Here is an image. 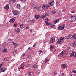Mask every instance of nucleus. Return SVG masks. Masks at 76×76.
<instances>
[{
  "instance_id": "1",
  "label": "nucleus",
  "mask_w": 76,
  "mask_h": 76,
  "mask_svg": "<svg viewBox=\"0 0 76 76\" xmlns=\"http://www.w3.org/2000/svg\"><path fill=\"white\" fill-rule=\"evenodd\" d=\"M68 54V53H66V52L64 50L62 51L61 53H60V56L61 57H63V55H67Z\"/></svg>"
},
{
  "instance_id": "2",
  "label": "nucleus",
  "mask_w": 76,
  "mask_h": 76,
  "mask_svg": "<svg viewBox=\"0 0 76 76\" xmlns=\"http://www.w3.org/2000/svg\"><path fill=\"white\" fill-rule=\"evenodd\" d=\"M13 13L14 15L19 16V13H18V11L16 10H14L13 11Z\"/></svg>"
},
{
  "instance_id": "3",
  "label": "nucleus",
  "mask_w": 76,
  "mask_h": 76,
  "mask_svg": "<svg viewBox=\"0 0 76 76\" xmlns=\"http://www.w3.org/2000/svg\"><path fill=\"white\" fill-rule=\"evenodd\" d=\"M59 21H60V20L59 19H56L53 22V23L54 24H56V23H58L59 22Z\"/></svg>"
},
{
  "instance_id": "4",
  "label": "nucleus",
  "mask_w": 76,
  "mask_h": 76,
  "mask_svg": "<svg viewBox=\"0 0 76 76\" xmlns=\"http://www.w3.org/2000/svg\"><path fill=\"white\" fill-rule=\"evenodd\" d=\"M65 26L64 24H63V25L61 26H59L58 27L59 29H61V30H63V29H64V28H65V26Z\"/></svg>"
},
{
  "instance_id": "5",
  "label": "nucleus",
  "mask_w": 76,
  "mask_h": 76,
  "mask_svg": "<svg viewBox=\"0 0 76 76\" xmlns=\"http://www.w3.org/2000/svg\"><path fill=\"white\" fill-rule=\"evenodd\" d=\"M62 42H63V40H62L60 39H59L57 42L56 44H61Z\"/></svg>"
},
{
  "instance_id": "6",
  "label": "nucleus",
  "mask_w": 76,
  "mask_h": 76,
  "mask_svg": "<svg viewBox=\"0 0 76 76\" xmlns=\"http://www.w3.org/2000/svg\"><path fill=\"white\" fill-rule=\"evenodd\" d=\"M50 6V3H48L47 4L45 5V9H47Z\"/></svg>"
},
{
  "instance_id": "7",
  "label": "nucleus",
  "mask_w": 76,
  "mask_h": 76,
  "mask_svg": "<svg viewBox=\"0 0 76 76\" xmlns=\"http://www.w3.org/2000/svg\"><path fill=\"white\" fill-rule=\"evenodd\" d=\"M6 70V68H2L0 69V72H3Z\"/></svg>"
},
{
  "instance_id": "8",
  "label": "nucleus",
  "mask_w": 76,
  "mask_h": 76,
  "mask_svg": "<svg viewBox=\"0 0 76 76\" xmlns=\"http://www.w3.org/2000/svg\"><path fill=\"white\" fill-rule=\"evenodd\" d=\"M15 18H12L10 21V23H13V22H14L15 21Z\"/></svg>"
},
{
  "instance_id": "9",
  "label": "nucleus",
  "mask_w": 76,
  "mask_h": 76,
  "mask_svg": "<svg viewBox=\"0 0 76 76\" xmlns=\"http://www.w3.org/2000/svg\"><path fill=\"white\" fill-rule=\"evenodd\" d=\"M15 32L18 34L19 33V32H20V29L19 28H18L16 29L15 30Z\"/></svg>"
},
{
  "instance_id": "10",
  "label": "nucleus",
  "mask_w": 76,
  "mask_h": 76,
  "mask_svg": "<svg viewBox=\"0 0 76 76\" xmlns=\"http://www.w3.org/2000/svg\"><path fill=\"white\" fill-rule=\"evenodd\" d=\"M12 44H13L14 47H17V44L16 43H15V42H12Z\"/></svg>"
},
{
  "instance_id": "11",
  "label": "nucleus",
  "mask_w": 76,
  "mask_h": 76,
  "mask_svg": "<svg viewBox=\"0 0 76 76\" xmlns=\"http://www.w3.org/2000/svg\"><path fill=\"white\" fill-rule=\"evenodd\" d=\"M55 41L54 39V37H52L50 40V42L51 43H53V42H54Z\"/></svg>"
},
{
  "instance_id": "12",
  "label": "nucleus",
  "mask_w": 76,
  "mask_h": 76,
  "mask_svg": "<svg viewBox=\"0 0 76 76\" xmlns=\"http://www.w3.org/2000/svg\"><path fill=\"white\" fill-rule=\"evenodd\" d=\"M72 38L73 39H75L76 38V36L73 34L72 37Z\"/></svg>"
},
{
  "instance_id": "13",
  "label": "nucleus",
  "mask_w": 76,
  "mask_h": 76,
  "mask_svg": "<svg viewBox=\"0 0 76 76\" xmlns=\"http://www.w3.org/2000/svg\"><path fill=\"white\" fill-rule=\"evenodd\" d=\"M72 37V36L71 35V34H69L68 36L67 37H65V39H69V38H70V37Z\"/></svg>"
},
{
  "instance_id": "14",
  "label": "nucleus",
  "mask_w": 76,
  "mask_h": 76,
  "mask_svg": "<svg viewBox=\"0 0 76 76\" xmlns=\"http://www.w3.org/2000/svg\"><path fill=\"white\" fill-rule=\"evenodd\" d=\"M40 17V16L39 15H36L35 16V18L37 19H38L39 18V17Z\"/></svg>"
},
{
  "instance_id": "15",
  "label": "nucleus",
  "mask_w": 76,
  "mask_h": 76,
  "mask_svg": "<svg viewBox=\"0 0 76 76\" xmlns=\"http://www.w3.org/2000/svg\"><path fill=\"white\" fill-rule=\"evenodd\" d=\"M55 46H50V50H52V49H53V48H55Z\"/></svg>"
},
{
  "instance_id": "16",
  "label": "nucleus",
  "mask_w": 76,
  "mask_h": 76,
  "mask_svg": "<svg viewBox=\"0 0 76 76\" xmlns=\"http://www.w3.org/2000/svg\"><path fill=\"white\" fill-rule=\"evenodd\" d=\"M4 8L6 10H8V9H9V6L8 5H6L4 7Z\"/></svg>"
},
{
  "instance_id": "17",
  "label": "nucleus",
  "mask_w": 76,
  "mask_h": 76,
  "mask_svg": "<svg viewBox=\"0 0 76 76\" xmlns=\"http://www.w3.org/2000/svg\"><path fill=\"white\" fill-rule=\"evenodd\" d=\"M54 2L53 1H52L51 3H50V6L51 5V6H53L54 5Z\"/></svg>"
},
{
  "instance_id": "18",
  "label": "nucleus",
  "mask_w": 76,
  "mask_h": 76,
  "mask_svg": "<svg viewBox=\"0 0 76 76\" xmlns=\"http://www.w3.org/2000/svg\"><path fill=\"white\" fill-rule=\"evenodd\" d=\"M76 20L75 19H74L73 18H72L70 20L71 22H74V21H75Z\"/></svg>"
},
{
  "instance_id": "19",
  "label": "nucleus",
  "mask_w": 76,
  "mask_h": 76,
  "mask_svg": "<svg viewBox=\"0 0 76 76\" xmlns=\"http://www.w3.org/2000/svg\"><path fill=\"white\" fill-rule=\"evenodd\" d=\"M17 7L18 9H20V5L17 4Z\"/></svg>"
},
{
  "instance_id": "20",
  "label": "nucleus",
  "mask_w": 76,
  "mask_h": 76,
  "mask_svg": "<svg viewBox=\"0 0 76 76\" xmlns=\"http://www.w3.org/2000/svg\"><path fill=\"white\" fill-rule=\"evenodd\" d=\"M72 45L73 46H76V42H73V43L72 44Z\"/></svg>"
},
{
  "instance_id": "21",
  "label": "nucleus",
  "mask_w": 76,
  "mask_h": 76,
  "mask_svg": "<svg viewBox=\"0 0 76 76\" xmlns=\"http://www.w3.org/2000/svg\"><path fill=\"white\" fill-rule=\"evenodd\" d=\"M53 39L55 41H56L58 39V38L57 37H53Z\"/></svg>"
},
{
  "instance_id": "22",
  "label": "nucleus",
  "mask_w": 76,
  "mask_h": 76,
  "mask_svg": "<svg viewBox=\"0 0 76 76\" xmlns=\"http://www.w3.org/2000/svg\"><path fill=\"white\" fill-rule=\"evenodd\" d=\"M48 20H48V19L46 18L45 19V22L46 23H47V22H48Z\"/></svg>"
},
{
  "instance_id": "23",
  "label": "nucleus",
  "mask_w": 76,
  "mask_h": 76,
  "mask_svg": "<svg viewBox=\"0 0 76 76\" xmlns=\"http://www.w3.org/2000/svg\"><path fill=\"white\" fill-rule=\"evenodd\" d=\"M45 15H42L41 16V19H44V18H45Z\"/></svg>"
},
{
  "instance_id": "24",
  "label": "nucleus",
  "mask_w": 76,
  "mask_h": 76,
  "mask_svg": "<svg viewBox=\"0 0 76 76\" xmlns=\"http://www.w3.org/2000/svg\"><path fill=\"white\" fill-rule=\"evenodd\" d=\"M74 54H75V53L74 52L72 53L71 55V57H73V56H74Z\"/></svg>"
},
{
  "instance_id": "25",
  "label": "nucleus",
  "mask_w": 76,
  "mask_h": 76,
  "mask_svg": "<svg viewBox=\"0 0 76 76\" xmlns=\"http://www.w3.org/2000/svg\"><path fill=\"white\" fill-rule=\"evenodd\" d=\"M30 64H28L26 66V67H30Z\"/></svg>"
},
{
  "instance_id": "26",
  "label": "nucleus",
  "mask_w": 76,
  "mask_h": 76,
  "mask_svg": "<svg viewBox=\"0 0 76 76\" xmlns=\"http://www.w3.org/2000/svg\"><path fill=\"white\" fill-rule=\"evenodd\" d=\"M7 51V49H4V50H2L3 52H6V51Z\"/></svg>"
},
{
  "instance_id": "27",
  "label": "nucleus",
  "mask_w": 76,
  "mask_h": 76,
  "mask_svg": "<svg viewBox=\"0 0 76 76\" xmlns=\"http://www.w3.org/2000/svg\"><path fill=\"white\" fill-rule=\"evenodd\" d=\"M62 66L63 68H65L66 67V65L65 64H63Z\"/></svg>"
},
{
  "instance_id": "28",
  "label": "nucleus",
  "mask_w": 76,
  "mask_h": 76,
  "mask_svg": "<svg viewBox=\"0 0 76 76\" xmlns=\"http://www.w3.org/2000/svg\"><path fill=\"white\" fill-rule=\"evenodd\" d=\"M37 10L39 12H40V11H41V9H40L39 7L37 8Z\"/></svg>"
},
{
  "instance_id": "29",
  "label": "nucleus",
  "mask_w": 76,
  "mask_h": 76,
  "mask_svg": "<svg viewBox=\"0 0 76 76\" xmlns=\"http://www.w3.org/2000/svg\"><path fill=\"white\" fill-rule=\"evenodd\" d=\"M48 61H49V60L47 59H46L45 60V63H47Z\"/></svg>"
},
{
  "instance_id": "30",
  "label": "nucleus",
  "mask_w": 76,
  "mask_h": 76,
  "mask_svg": "<svg viewBox=\"0 0 76 76\" xmlns=\"http://www.w3.org/2000/svg\"><path fill=\"white\" fill-rule=\"evenodd\" d=\"M60 39L63 42V41H64V40H63L64 39V37H61V38H60Z\"/></svg>"
},
{
  "instance_id": "31",
  "label": "nucleus",
  "mask_w": 76,
  "mask_h": 76,
  "mask_svg": "<svg viewBox=\"0 0 76 76\" xmlns=\"http://www.w3.org/2000/svg\"><path fill=\"white\" fill-rule=\"evenodd\" d=\"M10 1L14 3H15L16 2V0H10Z\"/></svg>"
},
{
  "instance_id": "32",
  "label": "nucleus",
  "mask_w": 76,
  "mask_h": 76,
  "mask_svg": "<svg viewBox=\"0 0 76 76\" xmlns=\"http://www.w3.org/2000/svg\"><path fill=\"white\" fill-rule=\"evenodd\" d=\"M34 22L35 21L33 20H32L31 21V23H34Z\"/></svg>"
},
{
  "instance_id": "33",
  "label": "nucleus",
  "mask_w": 76,
  "mask_h": 76,
  "mask_svg": "<svg viewBox=\"0 0 76 76\" xmlns=\"http://www.w3.org/2000/svg\"><path fill=\"white\" fill-rule=\"evenodd\" d=\"M71 13H74V10L73 9H72L71 10Z\"/></svg>"
},
{
  "instance_id": "34",
  "label": "nucleus",
  "mask_w": 76,
  "mask_h": 76,
  "mask_svg": "<svg viewBox=\"0 0 76 76\" xmlns=\"http://www.w3.org/2000/svg\"><path fill=\"white\" fill-rule=\"evenodd\" d=\"M34 68H36V67H37V65L35 64V65H34L33 66Z\"/></svg>"
},
{
  "instance_id": "35",
  "label": "nucleus",
  "mask_w": 76,
  "mask_h": 76,
  "mask_svg": "<svg viewBox=\"0 0 76 76\" xmlns=\"http://www.w3.org/2000/svg\"><path fill=\"white\" fill-rule=\"evenodd\" d=\"M48 15H49L48 13H47L45 14V17H46V16H48Z\"/></svg>"
},
{
  "instance_id": "36",
  "label": "nucleus",
  "mask_w": 76,
  "mask_h": 76,
  "mask_svg": "<svg viewBox=\"0 0 76 76\" xmlns=\"http://www.w3.org/2000/svg\"><path fill=\"white\" fill-rule=\"evenodd\" d=\"M12 53H13V54H15L16 53V51L14 50L12 51Z\"/></svg>"
},
{
  "instance_id": "37",
  "label": "nucleus",
  "mask_w": 76,
  "mask_h": 76,
  "mask_svg": "<svg viewBox=\"0 0 76 76\" xmlns=\"http://www.w3.org/2000/svg\"><path fill=\"white\" fill-rule=\"evenodd\" d=\"M56 6H59V5H60V3H59L58 2H57L56 4Z\"/></svg>"
},
{
  "instance_id": "38",
  "label": "nucleus",
  "mask_w": 76,
  "mask_h": 76,
  "mask_svg": "<svg viewBox=\"0 0 76 76\" xmlns=\"http://www.w3.org/2000/svg\"><path fill=\"white\" fill-rule=\"evenodd\" d=\"M23 69V68H22V66H20L19 68H18V69L19 70H20V69Z\"/></svg>"
},
{
  "instance_id": "39",
  "label": "nucleus",
  "mask_w": 76,
  "mask_h": 76,
  "mask_svg": "<svg viewBox=\"0 0 76 76\" xmlns=\"http://www.w3.org/2000/svg\"><path fill=\"white\" fill-rule=\"evenodd\" d=\"M39 54H41V53H42V51L41 50H39Z\"/></svg>"
},
{
  "instance_id": "40",
  "label": "nucleus",
  "mask_w": 76,
  "mask_h": 76,
  "mask_svg": "<svg viewBox=\"0 0 76 76\" xmlns=\"http://www.w3.org/2000/svg\"><path fill=\"white\" fill-rule=\"evenodd\" d=\"M57 73V72L55 71V72L54 74L53 75V76H55V75H56Z\"/></svg>"
},
{
  "instance_id": "41",
  "label": "nucleus",
  "mask_w": 76,
  "mask_h": 76,
  "mask_svg": "<svg viewBox=\"0 0 76 76\" xmlns=\"http://www.w3.org/2000/svg\"><path fill=\"white\" fill-rule=\"evenodd\" d=\"M52 13L53 14H55L56 13V11H53L52 12Z\"/></svg>"
},
{
  "instance_id": "42",
  "label": "nucleus",
  "mask_w": 76,
  "mask_h": 76,
  "mask_svg": "<svg viewBox=\"0 0 76 76\" xmlns=\"http://www.w3.org/2000/svg\"><path fill=\"white\" fill-rule=\"evenodd\" d=\"M31 47L29 48H28L27 49V50L26 51H27V52L28 51H29V50H31Z\"/></svg>"
},
{
  "instance_id": "43",
  "label": "nucleus",
  "mask_w": 76,
  "mask_h": 76,
  "mask_svg": "<svg viewBox=\"0 0 76 76\" xmlns=\"http://www.w3.org/2000/svg\"><path fill=\"white\" fill-rule=\"evenodd\" d=\"M65 9H64V8H62V12H65Z\"/></svg>"
},
{
  "instance_id": "44",
  "label": "nucleus",
  "mask_w": 76,
  "mask_h": 76,
  "mask_svg": "<svg viewBox=\"0 0 76 76\" xmlns=\"http://www.w3.org/2000/svg\"><path fill=\"white\" fill-rule=\"evenodd\" d=\"M45 5H43L42 6V9H44V8H45Z\"/></svg>"
},
{
  "instance_id": "45",
  "label": "nucleus",
  "mask_w": 76,
  "mask_h": 76,
  "mask_svg": "<svg viewBox=\"0 0 76 76\" xmlns=\"http://www.w3.org/2000/svg\"><path fill=\"white\" fill-rule=\"evenodd\" d=\"M6 61V59L4 58L3 60L2 61Z\"/></svg>"
},
{
  "instance_id": "46",
  "label": "nucleus",
  "mask_w": 76,
  "mask_h": 76,
  "mask_svg": "<svg viewBox=\"0 0 76 76\" xmlns=\"http://www.w3.org/2000/svg\"><path fill=\"white\" fill-rule=\"evenodd\" d=\"M73 18L74 19H76V16H74L73 17Z\"/></svg>"
},
{
  "instance_id": "47",
  "label": "nucleus",
  "mask_w": 76,
  "mask_h": 76,
  "mask_svg": "<svg viewBox=\"0 0 76 76\" xmlns=\"http://www.w3.org/2000/svg\"><path fill=\"white\" fill-rule=\"evenodd\" d=\"M71 18H73V17H74V15H71Z\"/></svg>"
},
{
  "instance_id": "48",
  "label": "nucleus",
  "mask_w": 76,
  "mask_h": 76,
  "mask_svg": "<svg viewBox=\"0 0 76 76\" xmlns=\"http://www.w3.org/2000/svg\"><path fill=\"white\" fill-rule=\"evenodd\" d=\"M72 72H73V73H76V70L75 71V70H73L72 71Z\"/></svg>"
},
{
  "instance_id": "49",
  "label": "nucleus",
  "mask_w": 76,
  "mask_h": 76,
  "mask_svg": "<svg viewBox=\"0 0 76 76\" xmlns=\"http://www.w3.org/2000/svg\"><path fill=\"white\" fill-rule=\"evenodd\" d=\"M2 66H3V64H0V68Z\"/></svg>"
},
{
  "instance_id": "50",
  "label": "nucleus",
  "mask_w": 76,
  "mask_h": 76,
  "mask_svg": "<svg viewBox=\"0 0 76 76\" xmlns=\"http://www.w3.org/2000/svg\"><path fill=\"white\" fill-rule=\"evenodd\" d=\"M46 25H50V23H46Z\"/></svg>"
},
{
  "instance_id": "51",
  "label": "nucleus",
  "mask_w": 76,
  "mask_h": 76,
  "mask_svg": "<svg viewBox=\"0 0 76 76\" xmlns=\"http://www.w3.org/2000/svg\"><path fill=\"white\" fill-rule=\"evenodd\" d=\"M27 57L28 58H29V57H31V56L30 55H28Z\"/></svg>"
},
{
  "instance_id": "52",
  "label": "nucleus",
  "mask_w": 76,
  "mask_h": 76,
  "mask_svg": "<svg viewBox=\"0 0 76 76\" xmlns=\"http://www.w3.org/2000/svg\"><path fill=\"white\" fill-rule=\"evenodd\" d=\"M22 26H23V24H21L20 26V27L21 28H22Z\"/></svg>"
},
{
  "instance_id": "53",
  "label": "nucleus",
  "mask_w": 76,
  "mask_h": 76,
  "mask_svg": "<svg viewBox=\"0 0 76 76\" xmlns=\"http://www.w3.org/2000/svg\"><path fill=\"white\" fill-rule=\"evenodd\" d=\"M14 25L15 26V27H16V26H18V25H17V24H15V23H14Z\"/></svg>"
},
{
  "instance_id": "54",
  "label": "nucleus",
  "mask_w": 76,
  "mask_h": 76,
  "mask_svg": "<svg viewBox=\"0 0 76 76\" xmlns=\"http://www.w3.org/2000/svg\"><path fill=\"white\" fill-rule=\"evenodd\" d=\"M26 29H29V27L27 26L26 27Z\"/></svg>"
},
{
  "instance_id": "55",
  "label": "nucleus",
  "mask_w": 76,
  "mask_h": 76,
  "mask_svg": "<svg viewBox=\"0 0 76 76\" xmlns=\"http://www.w3.org/2000/svg\"><path fill=\"white\" fill-rule=\"evenodd\" d=\"M64 73H62V74H61L62 76H64Z\"/></svg>"
},
{
  "instance_id": "56",
  "label": "nucleus",
  "mask_w": 76,
  "mask_h": 76,
  "mask_svg": "<svg viewBox=\"0 0 76 76\" xmlns=\"http://www.w3.org/2000/svg\"><path fill=\"white\" fill-rule=\"evenodd\" d=\"M36 44H34L33 45V47H35V46H36Z\"/></svg>"
},
{
  "instance_id": "57",
  "label": "nucleus",
  "mask_w": 76,
  "mask_h": 76,
  "mask_svg": "<svg viewBox=\"0 0 76 76\" xmlns=\"http://www.w3.org/2000/svg\"><path fill=\"white\" fill-rule=\"evenodd\" d=\"M24 65L23 64H21V66H22L23 67H24Z\"/></svg>"
},
{
  "instance_id": "58",
  "label": "nucleus",
  "mask_w": 76,
  "mask_h": 76,
  "mask_svg": "<svg viewBox=\"0 0 76 76\" xmlns=\"http://www.w3.org/2000/svg\"><path fill=\"white\" fill-rule=\"evenodd\" d=\"M29 75L31 76V72H29Z\"/></svg>"
},
{
  "instance_id": "59",
  "label": "nucleus",
  "mask_w": 76,
  "mask_h": 76,
  "mask_svg": "<svg viewBox=\"0 0 76 76\" xmlns=\"http://www.w3.org/2000/svg\"><path fill=\"white\" fill-rule=\"evenodd\" d=\"M74 57H76V53H75V54L74 55Z\"/></svg>"
},
{
  "instance_id": "60",
  "label": "nucleus",
  "mask_w": 76,
  "mask_h": 76,
  "mask_svg": "<svg viewBox=\"0 0 76 76\" xmlns=\"http://www.w3.org/2000/svg\"><path fill=\"white\" fill-rule=\"evenodd\" d=\"M30 32H32V30H31L30 31Z\"/></svg>"
},
{
  "instance_id": "61",
  "label": "nucleus",
  "mask_w": 76,
  "mask_h": 76,
  "mask_svg": "<svg viewBox=\"0 0 76 76\" xmlns=\"http://www.w3.org/2000/svg\"><path fill=\"white\" fill-rule=\"evenodd\" d=\"M44 43H45V41H44Z\"/></svg>"
},
{
  "instance_id": "62",
  "label": "nucleus",
  "mask_w": 76,
  "mask_h": 76,
  "mask_svg": "<svg viewBox=\"0 0 76 76\" xmlns=\"http://www.w3.org/2000/svg\"><path fill=\"white\" fill-rule=\"evenodd\" d=\"M23 0H21V1H23Z\"/></svg>"
},
{
  "instance_id": "63",
  "label": "nucleus",
  "mask_w": 76,
  "mask_h": 76,
  "mask_svg": "<svg viewBox=\"0 0 76 76\" xmlns=\"http://www.w3.org/2000/svg\"><path fill=\"white\" fill-rule=\"evenodd\" d=\"M38 72H37V73H38L39 74V72H38Z\"/></svg>"
},
{
  "instance_id": "64",
  "label": "nucleus",
  "mask_w": 76,
  "mask_h": 76,
  "mask_svg": "<svg viewBox=\"0 0 76 76\" xmlns=\"http://www.w3.org/2000/svg\"><path fill=\"white\" fill-rule=\"evenodd\" d=\"M65 21H67V20H65Z\"/></svg>"
}]
</instances>
